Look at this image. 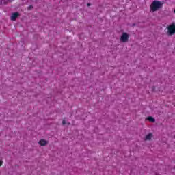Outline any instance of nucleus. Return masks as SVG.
I'll list each match as a JSON object with an SVG mask.
<instances>
[{
	"mask_svg": "<svg viewBox=\"0 0 175 175\" xmlns=\"http://www.w3.org/2000/svg\"><path fill=\"white\" fill-rule=\"evenodd\" d=\"M88 6H91V4L90 3H88Z\"/></svg>",
	"mask_w": 175,
	"mask_h": 175,
	"instance_id": "9b49d317",
	"label": "nucleus"
},
{
	"mask_svg": "<svg viewBox=\"0 0 175 175\" xmlns=\"http://www.w3.org/2000/svg\"><path fill=\"white\" fill-rule=\"evenodd\" d=\"M29 9H32V5H30V6L29 7Z\"/></svg>",
	"mask_w": 175,
	"mask_h": 175,
	"instance_id": "9d476101",
	"label": "nucleus"
},
{
	"mask_svg": "<svg viewBox=\"0 0 175 175\" xmlns=\"http://www.w3.org/2000/svg\"><path fill=\"white\" fill-rule=\"evenodd\" d=\"M129 39V35H128V33H123L120 37V40L123 43H126Z\"/></svg>",
	"mask_w": 175,
	"mask_h": 175,
	"instance_id": "7ed1b4c3",
	"label": "nucleus"
},
{
	"mask_svg": "<svg viewBox=\"0 0 175 175\" xmlns=\"http://www.w3.org/2000/svg\"><path fill=\"white\" fill-rule=\"evenodd\" d=\"M163 8V3L161 1H154L150 4V10L151 12H157L159 10V9H162Z\"/></svg>",
	"mask_w": 175,
	"mask_h": 175,
	"instance_id": "f257e3e1",
	"label": "nucleus"
},
{
	"mask_svg": "<svg viewBox=\"0 0 175 175\" xmlns=\"http://www.w3.org/2000/svg\"><path fill=\"white\" fill-rule=\"evenodd\" d=\"M19 14L18 12H14L12 14V15L11 16V20L12 21H16V20H17V17H18Z\"/></svg>",
	"mask_w": 175,
	"mask_h": 175,
	"instance_id": "20e7f679",
	"label": "nucleus"
},
{
	"mask_svg": "<svg viewBox=\"0 0 175 175\" xmlns=\"http://www.w3.org/2000/svg\"><path fill=\"white\" fill-rule=\"evenodd\" d=\"M62 124H63V125H65V124H66L65 120H63Z\"/></svg>",
	"mask_w": 175,
	"mask_h": 175,
	"instance_id": "1a4fd4ad",
	"label": "nucleus"
},
{
	"mask_svg": "<svg viewBox=\"0 0 175 175\" xmlns=\"http://www.w3.org/2000/svg\"><path fill=\"white\" fill-rule=\"evenodd\" d=\"M152 137V134L149 133L146 136V140H151Z\"/></svg>",
	"mask_w": 175,
	"mask_h": 175,
	"instance_id": "423d86ee",
	"label": "nucleus"
},
{
	"mask_svg": "<svg viewBox=\"0 0 175 175\" xmlns=\"http://www.w3.org/2000/svg\"><path fill=\"white\" fill-rule=\"evenodd\" d=\"M167 35H168L169 36H172V35H174L175 34V23H172L171 25H170L167 27Z\"/></svg>",
	"mask_w": 175,
	"mask_h": 175,
	"instance_id": "f03ea898",
	"label": "nucleus"
},
{
	"mask_svg": "<svg viewBox=\"0 0 175 175\" xmlns=\"http://www.w3.org/2000/svg\"><path fill=\"white\" fill-rule=\"evenodd\" d=\"M147 120L150 121V122H155V119L151 116H148L147 118Z\"/></svg>",
	"mask_w": 175,
	"mask_h": 175,
	"instance_id": "0eeeda50",
	"label": "nucleus"
},
{
	"mask_svg": "<svg viewBox=\"0 0 175 175\" xmlns=\"http://www.w3.org/2000/svg\"><path fill=\"white\" fill-rule=\"evenodd\" d=\"M38 143H39L40 146H46L48 142H47V141H46L44 139H40Z\"/></svg>",
	"mask_w": 175,
	"mask_h": 175,
	"instance_id": "39448f33",
	"label": "nucleus"
},
{
	"mask_svg": "<svg viewBox=\"0 0 175 175\" xmlns=\"http://www.w3.org/2000/svg\"><path fill=\"white\" fill-rule=\"evenodd\" d=\"M3 162L2 161H0V167L2 166Z\"/></svg>",
	"mask_w": 175,
	"mask_h": 175,
	"instance_id": "6e6552de",
	"label": "nucleus"
}]
</instances>
